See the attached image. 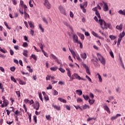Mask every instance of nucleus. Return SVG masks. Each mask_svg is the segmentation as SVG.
<instances>
[{
    "mask_svg": "<svg viewBox=\"0 0 125 125\" xmlns=\"http://www.w3.org/2000/svg\"><path fill=\"white\" fill-rule=\"evenodd\" d=\"M77 93H78V95H82L83 94V91L81 90H76Z\"/></svg>",
    "mask_w": 125,
    "mask_h": 125,
    "instance_id": "obj_29",
    "label": "nucleus"
},
{
    "mask_svg": "<svg viewBox=\"0 0 125 125\" xmlns=\"http://www.w3.org/2000/svg\"><path fill=\"white\" fill-rule=\"evenodd\" d=\"M14 114L17 115V116H18L20 114V111H19L18 110H17L14 112Z\"/></svg>",
    "mask_w": 125,
    "mask_h": 125,
    "instance_id": "obj_56",
    "label": "nucleus"
},
{
    "mask_svg": "<svg viewBox=\"0 0 125 125\" xmlns=\"http://www.w3.org/2000/svg\"><path fill=\"white\" fill-rule=\"evenodd\" d=\"M24 102L26 104H28V103H29L30 100H29L28 99H25L24 100Z\"/></svg>",
    "mask_w": 125,
    "mask_h": 125,
    "instance_id": "obj_52",
    "label": "nucleus"
},
{
    "mask_svg": "<svg viewBox=\"0 0 125 125\" xmlns=\"http://www.w3.org/2000/svg\"><path fill=\"white\" fill-rule=\"evenodd\" d=\"M83 98H84V100L87 101L88 99H89V97L88 96H84V95H83Z\"/></svg>",
    "mask_w": 125,
    "mask_h": 125,
    "instance_id": "obj_36",
    "label": "nucleus"
},
{
    "mask_svg": "<svg viewBox=\"0 0 125 125\" xmlns=\"http://www.w3.org/2000/svg\"><path fill=\"white\" fill-rule=\"evenodd\" d=\"M42 21L45 23L47 25L48 24V21H47V20L45 19V18L43 17L42 18Z\"/></svg>",
    "mask_w": 125,
    "mask_h": 125,
    "instance_id": "obj_37",
    "label": "nucleus"
},
{
    "mask_svg": "<svg viewBox=\"0 0 125 125\" xmlns=\"http://www.w3.org/2000/svg\"><path fill=\"white\" fill-rule=\"evenodd\" d=\"M33 2L32 1V0H30L29 1V6H30V7H33V6H34V5H33V4L32 3Z\"/></svg>",
    "mask_w": 125,
    "mask_h": 125,
    "instance_id": "obj_46",
    "label": "nucleus"
},
{
    "mask_svg": "<svg viewBox=\"0 0 125 125\" xmlns=\"http://www.w3.org/2000/svg\"><path fill=\"white\" fill-rule=\"evenodd\" d=\"M60 12L62 13V14L66 16V11H65L64 9L61 11Z\"/></svg>",
    "mask_w": 125,
    "mask_h": 125,
    "instance_id": "obj_41",
    "label": "nucleus"
},
{
    "mask_svg": "<svg viewBox=\"0 0 125 125\" xmlns=\"http://www.w3.org/2000/svg\"><path fill=\"white\" fill-rule=\"evenodd\" d=\"M23 47H28V43L24 42L22 44Z\"/></svg>",
    "mask_w": 125,
    "mask_h": 125,
    "instance_id": "obj_39",
    "label": "nucleus"
},
{
    "mask_svg": "<svg viewBox=\"0 0 125 125\" xmlns=\"http://www.w3.org/2000/svg\"><path fill=\"white\" fill-rule=\"evenodd\" d=\"M109 38L111 40H115L116 39V36H114V35H110L109 36Z\"/></svg>",
    "mask_w": 125,
    "mask_h": 125,
    "instance_id": "obj_38",
    "label": "nucleus"
},
{
    "mask_svg": "<svg viewBox=\"0 0 125 125\" xmlns=\"http://www.w3.org/2000/svg\"><path fill=\"white\" fill-rule=\"evenodd\" d=\"M89 109L90 107L88 105L85 104L84 105H83V110H86V109Z\"/></svg>",
    "mask_w": 125,
    "mask_h": 125,
    "instance_id": "obj_26",
    "label": "nucleus"
},
{
    "mask_svg": "<svg viewBox=\"0 0 125 125\" xmlns=\"http://www.w3.org/2000/svg\"><path fill=\"white\" fill-rule=\"evenodd\" d=\"M80 37H81V40H82L83 41V40H84V35H83V34H81Z\"/></svg>",
    "mask_w": 125,
    "mask_h": 125,
    "instance_id": "obj_62",
    "label": "nucleus"
},
{
    "mask_svg": "<svg viewBox=\"0 0 125 125\" xmlns=\"http://www.w3.org/2000/svg\"><path fill=\"white\" fill-rule=\"evenodd\" d=\"M59 9L60 11H61L62 10H63V9H64V8L63 7V6L60 5L59 6Z\"/></svg>",
    "mask_w": 125,
    "mask_h": 125,
    "instance_id": "obj_58",
    "label": "nucleus"
},
{
    "mask_svg": "<svg viewBox=\"0 0 125 125\" xmlns=\"http://www.w3.org/2000/svg\"><path fill=\"white\" fill-rule=\"evenodd\" d=\"M97 75L98 76V78H99V81L101 83H102V78H101V76H100V74H99V73H98Z\"/></svg>",
    "mask_w": 125,
    "mask_h": 125,
    "instance_id": "obj_43",
    "label": "nucleus"
},
{
    "mask_svg": "<svg viewBox=\"0 0 125 125\" xmlns=\"http://www.w3.org/2000/svg\"><path fill=\"white\" fill-rule=\"evenodd\" d=\"M28 24L29 25V26L31 28V29H34L35 28V26H34V24L32 22V21H28Z\"/></svg>",
    "mask_w": 125,
    "mask_h": 125,
    "instance_id": "obj_23",
    "label": "nucleus"
},
{
    "mask_svg": "<svg viewBox=\"0 0 125 125\" xmlns=\"http://www.w3.org/2000/svg\"><path fill=\"white\" fill-rule=\"evenodd\" d=\"M39 28L40 29L42 33H43V32H44V29H43V28H42V24H39Z\"/></svg>",
    "mask_w": 125,
    "mask_h": 125,
    "instance_id": "obj_28",
    "label": "nucleus"
},
{
    "mask_svg": "<svg viewBox=\"0 0 125 125\" xmlns=\"http://www.w3.org/2000/svg\"><path fill=\"white\" fill-rule=\"evenodd\" d=\"M72 40L74 43H77V42H80L78 41V38L77 35H73L72 37Z\"/></svg>",
    "mask_w": 125,
    "mask_h": 125,
    "instance_id": "obj_6",
    "label": "nucleus"
},
{
    "mask_svg": "<svg viewBox=\"0 0 125 125\" xmlns=\"http://www.w3.org/2000/svg\"><path fill=\"white\" fill-rule=\"evenodd\" d=\"M45 118L47 121H51V117H50V115H48L45 116Z\"/></svg>",
    "mask_w": 125,
    "mask_h": 125,
    "instance_id": "obj_32",
    "label": "nucleus"
},
{
    "mask_svg": "<svg viewBox=\"0 0 125 125\" xmlns=\"http://www.w3.org/2000/svg\"><path fill=\"white\" fill-rule=\"evenodd\" d=\"M91 62L94 63L95 66H96V65H97V62H98V59H97L96 57H95L94 59L91 60Z\"/></svg>",
    "mask_w": 125,
    "mask_h": 125,
    "instance_id": "obj_8",
    "label": "nucleus"
},
{
    "mask_svg": "<svg viewBox=\"0 0 125 125\" xmlns=\"http://www.w3.org/2000/svg\"><path fill=\"white\" fill-rule=\"evenodd\" d=\"M23 108L25 110V113H27V107H26V104H23Z\"/></svg>",
    "mask_w": 125,
    "mask_h": 125,
    "instance_id": "obj_54",
    "label": "nucleus"
},
{
    "mask_svg": "<svg viewBox=\"0 0 125 125\" xmlns=\"http://www.w3.org/2000/svg\"><path fill=\"white\" fill-rule=\"evenodd\" d=\"M71 53L74 59H76H76L78 60V61H79V62H81L82 59H81V58L80 57V55H79L78 54H76L74 51L71 52Z\"/></svg>",
    "mask_w": 125,
    "mask_h": 125,
    "instance_id": "obj_2",
    "label": "nucleus"
},
{
    "mask_svg": "<svg viewBox=\"0 0 125 125\" xmlns=\"http://www.w3.org/2000/svg\"><path fill=\"white\" fill-rule=\"evenodd\" d=\"M71 79L72 80H69L70 82H71V81H73V80H75V79H77L78 80L80 81L81 76H79V75H78L77 73H74L71 76Z\"/></svg>",
    "mask_w": 125,
    "mask_h": 125,
    "instance_id": "obj_3",
    "label": "nucleus"
},
{
    "mask_svg": "<svg viewBox=\"0 0 125 125\" xmlns=\"http://www.w3.org/2000/svg\"><path fill=\"white\" fill-rule=\"evenodd\" d=\"M57 69H58V67L57 66L52 67L50 68L51 71H56L57 70Z\"/></svg>",
    "mask_w": 125,
    "mask_h": 125,
    "instance_id": "obj_31",
    "label": "nucleus"
},
{
    "mask_svg": "<svg viewBox=\"0 0 125 125\" xmlns=\"http://www.w3.org/2000/svg\"><path fill=\"white\" fill-rule=\"evenodd\" d=\"M125 31H123V32L122 33H120L119 37V39H122V38H124V37H125Z\"/></svg>",
    "mask_w": 125,
    "mask_h": 125,
    "instance_id": "obj_18",
    "label": "nucleus"
},
{
    "mask_svg": "<svg viewBox=\"0 0 125 125\" xmlns=\"http://www.w3.org/2000/svg\"><path fill=\"white\" fill-rule=\"evenodd\" d=\"M50 57L51 58H53V59H54V60H55V61L57 60L58 59L53 54H51L50 55Z\"/></svg>",
    "mask_w": 125,
    "mask_h": 125,
    "instance_id": "obj_25",
    "label": "nucleus"
},
{
    "mask_svg": "<svg viewBox=\"0 0 125 125\" xmlns=\"http://www.w3.org/2000/svg\"><path fill=\"white\" fill-rule=\"evenodd\" d=\"M39 46H40L41 49L42 50H43V45H42V43H38Z\"/></svg>",
    "mask_w": 125,
    "mask_h": 125,
    "instance_id": "obj_33",
    "label": "nucleus"
},
{
    "mask_svg": "<svg viewBox=\"0 0 125 125\" xmlns=\"http://www.w3.org/2000/svg\"><path fill=\"white\" fill-rule=\"evenodd\" d=\"M3 104H5V107L7 106V105H8V104H9V102H8V100H4L3 101Z\"/></svg>",
    "mask_w": 125,
    "mask_h": 125,
    "instance_id": "obj_21",
    "label": "nucleus"
},
{
    "mask_svg": "<svg viewBox=\"0 0 125 125\" xmlns=\"http://www.w3.org/2000/svg\"><path fill=\"white\" fill-rule=\"evenodd\" d=\"M110 56L112 57V58H114V53H113L112 51H110L109 52Z\"/></svg>",
    "mask_w": 125,
    "mask_h": 125,
    "instance_id": "obj_60",
    "label": "nucleus"
},
{
    "mask_svg": "<svg viewBox=\"0 0 125 125\" xmlns=\"http://www.w3.org/2000/svg\"><path fill=\"white\" fill-rule=\"evenodd\" d=\"M16 69V68H15V66L11 67L10 68V70L11 71V72H15Z\"/></svg>",
    "mask_w": 125,
    "mask_h": 125,
    "instance_id": "obj_40",
    "label": "nucleus"
},
{
    "mask_svg": "<svg viewBox=\"0 0 125 125\" xmlns=\"http://www.w3.org/2000/svg\"><path fill=\"white\" fill-rule=\"evenodd\" d=\"M52 107L54 108V109H56V110H57L58 111H60V106H57L56 105H54V104H52Z\"/></svg>",
    "mask_w": 125,
    "mask_h": 125,
    "instance_id": "obj_15",
    "label": "nucleus"
},
{
    "mask_svg": "<svg viewBox=\"0 0 125 125\" xmlns=\"http://www.w3.org/2000/svg\"><path fill=\"white\" fill-rule=\"evenodd\" d=\"M32 58H33L36 61L38 60V57L35 55L32 54L31 56H30V59H32Z\"/></svg>",
    "mask_w": 125,
    "mask_h": 125,
    "instance_id": "obj_17",
    "label": "nucleus"
},
{
    "mask_svg": "<svg viewBox=\"0 0 125 125\" xmlns=\"http://www.w3.org/2000/svg\"><path fill=\"white\" fill-rule=\"evenodd\" d=\"M33 121H34L35 124H37V116H33Z\"/></svg>",
    "mask_w": 125,
    "mask_h": 125,
    "instance_id": "obj_51",
    "label": "nucleus"
},
{
    "mask_svg": "<svg viewBox=\"0 0 125 125\" xmlns=\"http://www.w3.org/2000/svg\"><path fill=\"white\" fill-rule=\"evenodd\" d=\"M16 93L19 98L21 97V92H20V91H16Z\"/></svg>",
    "mask_w": 125,
    "mask_h": 125,
    "instance_id": "obj_27",
    "label": "nucleus"
},
{
    "mask_svg": "<svg viewBox=\"0 0 125 125\" xmlns=\"http://www.w3.org/2000/svg\"><path fill=\"white\" fill-rule=\"evenodd\" d=\"M44 5L48 9H50V4L49 3V2H48V0H44Z\"/></svg>",
    "mask_w": 125,
    "mask_h": 125,
    "instance_id": "obj_7",
    "label": "nucleus"
},
{
    "mask_svg": "<svg viewBox=\"0 0 125 125\" xmlns=\"http://www.w3.org/2000/svg\"><path fill=\"white\" fill-rule=\"evenodd\" d=\"M69 16L71 18H73V17H74V14L73 13V12L72 11L70 12Z\"/></svg>",
    "mask_w": 125,
    "mask_h": 125,
    "instance_id": "obj_53",
    "label": "nucleus"
},
{
    "mask_svg": "<svg viewBox=\"0 0 125 125\" xmlns=\"http://www.w3.org/2000/svg\"><path fill=\"white\" fill-rule=\"evenodd\" d=\"M98 59L99 61H100L101 63L103 64V65H105L106 62L105 61V59L102 57L101 55H98Z\"/></svg>",
    "mask_w": 125,
    "mask_h": 125,
    "instance_id": "obj_4",
    "label": "nucleus"
},
{
    "mask_svg": "<svg viewBox=\"0 0 125 125\" xmlns=\"http://www.w3.org/2000/svg\"><path fill=\"white\" fill-rule=\"evenodd\" d=\"M95 102V100H91L90 99H89L88 102L90 105H92Z\"/></svg>",
    "mask_w": 125,
    "mask_h": 125,
    "instance_id": "obj_24",
    "label": "nucleus"
},
{
    "mask_svg": "<svg viewBox=\"0 0 125 125\" xmlns=\"http://www.w3.org/2000/svg\"><path fill=\"white\" fill-rule=\"evenodd\" d=\"M22 54L25 57H28V50H23V52L22 53Z\"/></svg>",
    "mask_w": 125,
    "mask_h": 125,
    "instance_id": "obj_20",
    "label": "nucleus"
},
{
    "mask_svg": "<svg viewBox=\"0 0 125 125\" xmlns=\"http://www.w3.org/2000/svg\"><path fill=\"white\" fill-rule=\"evenodd\" d=\"M53 95L54 96L58 95V92L56 91V90H54Z\"/></svg>",
    "mask_w": 125,
    "mask_h": 125,
    "instance_id": "obj_50",
    "label": "nucleus"
},
{
    "mask_svg": "<svg viewBox=\"0 0 125 125\" xmlns=\"http://www.w3.org/2000/svg\"><path fill=\"white\" fill-rule=\"evenodd\" d=\"M92 34L93 36H94V37H96L97 38H98V34L97 33H95L94 31H92Z\"/></svg>",
    "mask_w": 125,
    "mask_h": 125,
    "instance_id": "obj_42",
    "label": "nucleus"
},
{
    "mask_svg": "<svg viewBox=\"0 0 125 125\" xmlns=\"http://www.w3.org/2000/svg\"><path fill=\"white\" fill-rule=\"evenodd\" d=\"M59 70L61 73H65V70L62 67L59 68Z\"/></svg>",
    "mask_w": 125,
    "mask_h": 125,
    "instance_id": "obj_48",
    "label": "nucleus"
},
{
    "mask_svg": "<svg viewBox=\"0 0 125 125\" xmlns=\"http://www.w3.org/2000/svg\"><path fill=\"white\" fill-rule=\"evenodd\" d=\"M18 81L20 84H21V85L26 84V82H24L21 80V79H19Z\"/></svg>",
    "mask_w": 125,
    "mask_h": 125,
    "instance_id": "obj_19",
    "label": "nucleus"
},
{
    "mask_svg": "<svg viewBox=\"0 0 125 125\" xmlns=\"http://www.w3.org/2000/svg\"><path fill=\"white\" fill-rule=\"evenodd\" d=\"M77 43H79L80 48H83V43H82L80 41L78 42H77Z\"/></svg>",
    "mask_w": 125,
    "mask_h": 125,
    "instance_id": "obj_59",
    "label": "nucleus"
},
{
    "mask_svg": "<svg viewBox=\"0 0 125 125\" xmlns=\"http://www.w3.org/2000/svg\"><path fill=\"white\" fill-rule=\"evenodd\" d=\"M104 110L105 111H106V112H107V113H108V114H111V111H110V108H109V107H108V106L107 105H104Z\"/></svg>",
    "mask_w": 125,
    "mask_h": 125,
    "instance_id": "obj_13",
    "label": "nucleus"
},
{
    "mask_svg": "<svg viewBox=\"0 0 125 125\" xmlns=\"http://www.w3.org/2000/svg\"><path fill=\"white\" fill-rule=\"evenodd\" d=\"M64 25H65V26H66V27H68L69 28H70V29H71V30H72V31H73V28H72V27H71V26L70 25V24H69V23H68V22L64 21L63 22Z\"/></svg>",
    "mask_w": 125,
    "mask_h": 125,
    "instance_id": "obj_11",
    "label": "nucleus"
},
{
    "mask_svg": "<svg viewBox=\"0 0 125 125\" xmlns=\"http://www.w3.org/2000/svg\"><path fill=\"white\" fill-rule=\"evenodd\" d=\"M24 19L25 20L28 19V18H30V16L28 13H27V12H24Z\"/></svg>",
    "mask_w": 125,
    "mask_h": 125,
    "instance_id": "obj_16",
    "label": "nucleus"
},
{
    "mask_svg": "<svg viewBox=\"0 0 125 125\" xmlns=\"http://www.w3.org/2000/svg\"><path fill=\"white\" fill-rule=\"evenodd\" d=\"M44 98L45 101H48V100H49V98L48 97V96H47V95H46V96H44Z\"/></svg>",
    "mask_w": 125,
    "mask_h": 125,
    "instance_id": "obj_45",
    "label": "nucleus"
},
{
    "mask_svg": "<svg viewBox=\"0 0 125 125\" xmlns=\"http://www.w3.org/2000/svg\"><path fill=\"white\" fill-rule=\"evenodd\" d=\"M86 72L88 75H90V71H89V68H87V69H86Z\"/></svg>",
    "mask_w": 125,
    "mask_h": 125,
    "instance_id": "obj_63",
    "label": "nucleus"
},
{
    "mask_svg": "<svg viewBox=\"0 0 125 125\" xmlns=\"http://www.w3.org/2000/svg\"><path fill=\"white\" fill-rule=\"evenodd\" d=\"M103 3L104 4V6H103L104 11H105V12L109 11V7L108 6V4H107V3L103 1Z\"/></svg>",
    "mask_w": 125,
    "mask_h": 125,
    "instance_id": "obj_5",
    "label": "nucleus"
},
{
    "mask_svg": "<svg viewBox=\"0 0 125 125\" xmlns=\"http://www.w3.org/2000/svg\"><path fill=\"white\" fill-rule=\"evenodd\" d=\"M29 32H30V34H31V35L32 36H34V33H35V32L34 31V30H32V29H30Z\"/></svg>",
    "mask_w": 125,
    "mask_h": 125,
    "instance_id": "obj_55",
    "label": "nucleus"
},
{
    "mask_svg": "<svg viewBox=\"0 0 125 125\" xmlns=\"http://www.w3.org/2000/svg\"><path fill=\"white\" fill-rule=\"evenodd\" d=\"M77 102H78V103L83 102V100L81 98H78L77 100Z\"/></svg>",
    "mask_w": 125,
    "mask_h": 125,
    "instance_id": "obj_49",
    "label": "nucleus"
},
{
    "mask_svg": "<svg viewBox=\"0 0 125 125\" xmlns=\"http://www.w3.org/2000/svg\"><path fill=\"white\" fill-rule=\"evenodd\" d=\"M92 120H95L94 118H89L87 119V122H90V121H92Z\"/></svg>",
    "mask_w": 125,
    "mask_h": 125,
    "instance_id": "obj_57",
    "label": "nucleus"
},
{
    "mask_svg": "<svg viewBox=\"0 0 125 125\" xmlns=\"http://www.w3.org/2000/svg\"><path fill=\"white\" fill-rule=\"evenodd\" d=\"M34 109H36L37 110L40 109V103L39 102H36V106L34 107Z\"/></svg>",
    "mask_w": 125,
    "mask_h": 125,
    "instance_id": "obj_14",
    "label": "nucleus"
},
{
    "mask_svg": "<svg viewBox=\"0 0 125 125\" xmlns=\"http://www.w3.org/2000/svg\"><path fill=\"white\" fill-rule=\"evenodd\" d=\"M63 107H64V108H66V109H67V110H68V111H70V110H71V107H70V106H69V105L67 104L63 105Z\"/></svg>",
    "mask_w": 125,
    "mask_h": 125,
    "instance_id": "obj_35",
    "label": "nucleus"
},
{
    "mask_svg": "<svg viewBox=\"0 0 125 125\" xmlns=\"http://www.w3.org/2000/svg\"><path fill=\"white\" fill-rule=\"evenodd\" d=\"M123 23H121L120 25H117L116 27L117 30L119 31H122L123 30Z\"/></svg>",
    "mask_w": 125,
    "mask_h": 125,
    "instance_id": "obj_10",
    "label": "nucleus"
},
{
    "mask_svg": "<svg viewBox=\"0 0 125 125\" xmlns=\"http://www.w3.org/2000/svg\"><path fill=\"white\" fill-rule=\"evenodd\" d=\"M120 114H117L115 116H112L110 118L111 121H114V120H117L119 117H121Z\"/></svg>",
    "mask_w": 125,
    "mask_h": 125,
    "instance_id": "obj_9",
    "label": "nucleus"
},
{
    "mask_svg": "<svg viewBox=\"0 0 125 125\" xmlns=\"http://www.w3.org/2000/svg\"><path fill=\"white\" fill-rule=\"evenodd\" d=\"M95 14L99 19L98 23H99V24L101 25L102 29H103V30H104V29H107V26H106V22L103 20L101 19V17L100 16L99 12H98V11H96V12H95Z\"/></svg>",
    "mask_w": 125,
    "mask_h": 125,
    "instance_id": "obj_1",
    "label": "nucleus"
},
{
    "mask_svg": "<svg viewBox=\"0 0 125 125\" xmlns=\"http://www.w3.org/2000/svg\"><path fill=\"white\" fill-rule=\"evenodd\" d=\"M22 7L23 8V9H24V12H27V11L28 10V7H27V5L24 4L22 6Z\"/></svg>",
    "mask_w": 125,
    "mask_h": 125,
    "instance_id": "obj_30",
    "label": "nucleus"
},
{
    "mask_svg": "<svg viewBox=\"0 0 125 125\" xmlns=\"http://www.w3.org/2000/svg\"><path fill=\"white\" fill-rule=\"evenodd\" d=\"M39 98L40 99V100H41V101H42V102H43V100H42V93H39Z\"/></svg>",
    "mask_w": 125,
    "mask_h": 125,
    "instance_id": "obj_47",
    "label": "nucleus"
},
{
    "mask_svg": "<svg viewBox=\"0 0 125 125\" xmlns=\"http://www.w3.org/2000/svg\"><path fill=\"white\" fill-rule=\"evenodd\" d=\"M11 80L12 82H14V83H17L16 80L15 79V78H14L13 76L11 77Z\"/></svg>",
    "mask_w": 125,
    "mask_h": 125,
    "instance_id": "obj_44",
    "label": "nucleus"
},
{
    "mask_svg": "<svg viewBox=\"0 0 125 125\" xmlns=\"http://www.w3.org/2000/svg\"><path fill=\"white\" fill-rule=\"evenodd\" d=\"M118 13H119V14H121V15H125V11H123L122 10H120L118 11Z\"/></svg>",
    "mask_w": 125,
    "mask_h": 125,
    "instance_id": "obj_22",
    "label": "nucleus"
},
{
    "mask_svg": "<svg viewBox=\"0 0 125 125\" xmlns=\"http://www.w3.org/2000/svg\"><path fill=\"white\" fill-rule=\"evenodd\" d=\"M43 54H44V56H45L46 57H48V54H47V53L45 52V51H44V50H42Z\"/></svg>",
    "mask_w": 125,
    "mask_h": 125,
    "instance_id": "obj_34",
    "label": "nucleus"
},
{
    "mask_svg": "<svg viewBox=\"0 0 125 125\" xmlns=\"http://www.w3.org/2000/svg\"><path fill=\"white\" fill-rule=\"evenodd\" d=\"M83 6H84L85 8L87 6V2H84L83 3Z\"/></svg>",
    "mask_w": 125,
    "mask_h": 125,
    "instance_id": "obj_64",
    "label": "nucleus"
},
{
    "mask_svg": "<svg viewBox=\"0 0 125 125\" xmlns=\"http://www.w3.org/2000/svg\"><path fill=\"white\" fill-rule=\"evenodd\" d=\"M46 89H52V86L51 84H49L48 86L46 88Z\"/></svg>",
    "mask_w": 125,
    "mask_h": 125,
    "instance_id": "obj_61",
    "label": "nucleus"
},
{
    "mask_svg": "<svg viewBox=\"0 0 125 125\" xmlns=\"http://www.w3.org/2000/svg\"><path fill=\"white\" fill-rule=\"evenodd\" d=\"M80 56L81 58H82V59H84V60L86 59L87 56H86V53H85L81 54Z\"/></svg>",
    "mask_w": 125,
    "mask_h": 125,
    "instance_id": "obj_12",
    "label": "nucleus"
}]
</instances>
